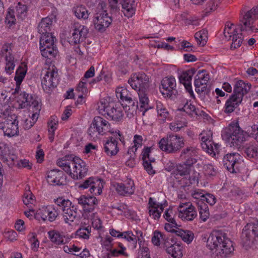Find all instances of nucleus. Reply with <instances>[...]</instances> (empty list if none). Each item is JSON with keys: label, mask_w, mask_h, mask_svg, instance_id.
Returning <instances> with one entry per match:
<instances>
[{"label": "nucleus", "mask_w": 258, "mask_h": 258, "mask_svg": "<svg viewBox=\"0 0 258 258\" xmlns=\"http://www.w3.org/2000/svg\"><path fill=\"white\" fill-rule=\"evenodd\" d=\"M255 19H258V6L253 7L244 14L240 26L237 27L233 24L226 23L223 33L228 40L232 39L231 48L235 49L241 45L243 40L241 32L251 31L252 24Z\"/></svg>", "instance_id": "f257e3e1"}, {"label": "nucleus", "mask_w": 258, "mask_h": 258, "mask_svg": "<svg viewBox=\"0 0 258 258\" xmlns=\"http://www.w3.org/2000/svg\"><path fill=\"white\" fill-rule=\"evenodd\" d=\"M207 246L220 258H226L234 251L232 241L226 233L219 231L211 233L207 240Z\"/></svg>", "instance_id": "f03ea898"}, {"label": "nucleus", "mask_w": 258, "mask_h": 258, "mask_svg": "<svg viewBox=\"0 0 258 258\" xmlns=\"http://www.w3.org/2000/svg\"><path fill=\"white\" fill-rule=\"evenodd\" d=\"M245 134L238 122L233 121L222 133V137L230 146H238L245 140Z\"/></svg>", "instance_id": "7ed1b4c3"}, {"label": "nucleus", "mask_w": 258, "mask_h": 258, "mask_svg": "<svg viewBox=\"0 0 258 258\" xmlns=\"http://www.w3.org/2000/svg\"><path fill=\"white\" fill-rule=\"evenodd\" d=\"M41 78L43 89L49 93L58 83V71L55 65L45 63L41 71Z\"/></svg>", "instance_id": "20e7f679"}, {"label": "nucleus", "mask_w": 258, "mask_h": 258, "mask_svg": "<svg viewBox=\"0 0 258 258\" xmlns=\"http://www.w3.org/2000/svg\"><path fill=\"white\" fill-rule=\"evenodd\" d=\"M108 133H115L113 129L111 128L109 122L102 117H94L88 129V134L90 137L93 140H96L100 136L106 135Z\"/></svg>", "instance_id": "39448f33"}, {"label": "nucleus", "mask_w": 258, "mask_h": 258, "mask_svg": "<svg viewBox=\"0 0 258 258\" xmlns=\"http://www.w3.org/2000/svg\"><path fill=\"white\" fill-rule=\"evenodd\" d=\"M184 142L182 136L170 134L161 139L158 145L162 151L167 153H175L184 147Z\"/></svg>", "instance_id": "423d86ee"}, {"label": "nucleus", "mask_w": 258, "mask_h": 258, "mask_svg": "<svg viewBox=\"0 0 258 258\" xmlns=\"http://www.w3.org/2000/svg\"><path fill=\"white\" fill-rule=\"evenodd\" d=\"M97 109L100 114L107 115L115 121H120L122 119L123 114L121 107H114L112 103L107 99L102 98L98 103Z\"/></svg>", "instance_id": "0eeeda50"}, {"label": "nucleus", "mask_w": 258, "mask_h": 258, "mask_svg": "<svg viewBox=\"0 0 258 258\" xmlns=\"http://www.w3.org/2000/svg\"><path fill=\"white\" fill-rule=\"evenodd\" d=\"M54 202L61 209L62 217L65 223L71 224L77 217V208L74 206H72V202L70 200L63 198H58Z\"/></svg>", "instance_id": "6e6552de"}, {"label": "nucleus", "mask_w": 258, "mask_h": 258, "mask_svg": "<svg viewBox=\"0 0 258 258\" xmlns=\"http://www.w3.org/2000/svg\"><path fill=\"white\" fill-rule=\"evenodd\" d=\"M212 132L210 130L203 131L200 135L201 147L203 150L212 157L218 154L220 145L215 143L212 140Z\"/></svg>", "instance_id": "1a4fd4ad"}, {"label": "nucleus", "mask_w": 258, "mask_h": 258, "mask_svg": "<svg viewBox=\"0 0 258 258\" xmlns=\"http://www.w3.org/2000/svg\"><path fill=\"white\" fill-rule=\"evenodd\" d=\"M150 77L143 72L132 74L128 80V83L136 91L148 90L150 84Z\"/></svg>", "instance_id": "9d476101"}, {"label": "nucleus", "mask_w": 258, "mask_h": 258, "mask_svg": "<svg viewBox=\"0 0 258 258\" xmlns=\"http://www.w3.org/2000/svg\"><path fill=\"white\" fill-rule=\"evenodd\" d=\"M178 211V217L184 221H192L197 216L196 208L190 202H180Z\"/></svg>", "instance_id": "9b49d317"}, {"label": "nucleus", "mask_w": 258, "mask_h": 258, "mask_svg": "<svg viewBox=\"0 0 258 258\" xmlns=\"http://www.w3.org/2000/svg\"><path fill=\"white\" fill-rule=\"evenodd\" d=\"M112 135L114 137H109L103 142L104 152L109 157L114 156L118 152V140H120L121 137L119 130L115 131V133Z\"/></svg>", "instance_id": "f8f14e48"}, {"label": "nucleus", "mask_w": 258, "mask_h": 258, "mask_svg": "<svg viewBox=\"0 0 258 258\" xmlns=\"http://www.w3.org/2000/svg\"><path fill=\"white\" fill-rule=\"evenodd\" d=\"M223 164L224 166L231 173L239 172L242 164L241 156L237 153L227 154L224 157Z\"/></svg>", "instance_id": "ddd939ff"}, {"label": "nucleus", "mask_w": 258, "mask_h": 258, "mask_svg": "<svg viewBox=\"0 0 258 258\" xmlns=\"http://www.w3.org/2000/svg\"><path fill=\"white\" fill-rule=\"evenodd\" d=\"M112 20L105 11H102L95 14L93 20L94 27L100 32H104L110 25Z\"/></svg>", "instance_id": "4468645a"}, {"label": "nucleus", "mask_w": 258, "mask_h": 258, "mask_svg": "<svg viewBox=\"0 0 258 258\" xmlns=\"http://www.w3.org/2000/svg\"><path fill=\"white\" fill-rule=\"evenodd\" d=\"M117 193L122 196H130L133 195L135 191V185L134 180L131 178H127L120 183H115L113 184Z\"/></svg>", "instance_id": "2eb2a0df"}, {"label": "nucleus", "mask_w": 258, "mask_h": 258, "mask_svg": "<svg viewBox=\"0 0 258 258\" xmlns=\"http://www.w3.org/2000/svg\"><path fill=\"white\" fill-rule=\"evenodd\" d=\"M88 33L87 27L80 24H75L69 42L71 44H79L84 41Z\"/></svg>", "instance_id": "dca6fc26"}, {"label": "nucleus", "mask_w": 258, "mask_h": 258, "mask_svg": "<svg viewBox=\"0 0 258 258\" xmlns=\"http://www.w3.org/2000/svg\"><path fill=\"white\" fill-rule=\"evenodd\" d=\"M18 102L21 108L32 107L33 111H39L40 105L35 97L24 92L18 97Z\"/></svg>", "instance_id": "f3484780"}, {"label": "nucleus", "mask_w": 258, "mask_h": 258, "mask_svg": "<svg viewBox=\"0 0 258 258\" xmlns=\"http://www.w3.org/2000/svg\"><path fill=\"white\" fill-rule=\"evenodd\" d=\"M36 215L43 221L53 222L59 215V212L53 206H43L37 211Z\"/></svg>", "instance_id": "a211bd4d"}, {"label": "nucleus", "mask_w": 258, "mask_h": 258, "mask_svg": "<svg viewBox=\"0 0 258 258\" xmlns=\"http://www.w3.org/2000/svg\"><path fill=\"white\" fill-rule=\"evenodd\" d=\"M77 156L67 155L57 160L56 164L73 179Z\"/></svg>", "instance_id": "6ab92c4d"}, {"label": "nucleus", "mask_w": 258, "mask_h": 258, "mask_svg": "<svg viewBox=\"0 0 258 258\" xmlns=\"http://www.w3.org/2000/svg\"><path fill=\"white\" fill-rule=\"evenodd\" d=\"M77 201L84 212L89 214L98 207V201L94 196L82 195L77 199Z\"/></svg>", "instance_id": "aec40b11"}, {"label": "nucleus", "mask_w": 258, "mask_h": 258, "mask_svg": "<svg viewBox=\"0 0 258 258\" xmlns=\"http://www.w3.org/2000/svg\"><path fill=\"white\" fill-rule=\"evenodd\" d=\"M165 247L167 253L170 255V258H181L182 257V246L173 237L171 239L167 240L165 242Z\"/></svg>", "instance_id": "412c9836"}, {"label": "nucleus", "mask_w": 258, "mask_h": 258, "mask_svg": "<svg viewBox=\"0 0 258 258\" xmlns=\"http://www.w3.org/2000/svg\"><path fill=\"white\" fill-rule=\"evenodd\" d=\"M165 203H160L153 198L149 199L148 209L149 216L154 220H158L166 206Z\"/></svg>", "instance_id": "4be33fe9"}, {"label": "nucleus", "mask_w": 258, "mask_h": 258, "mask_svg": "<svg viewBox=\"0 0 258 258\" xmlns=\"http://www.w3.org/2000/svg\"><path fill=\"white\" fill-rule=\"evenodd\" d=\"M198 154V149L195 146H190L186 147L181 151L180 157L184 161L186 165H192L197 162Z\"/></svg>", "instance_id": "5701e85b"}, {"label": "nucleus", "mask_w": 258, "mask_h": 258, "mask_svg": "<svg viewBox=\"0 0 258 258\" xmlns=\"http://www.w3.org/2000/svg\"><path fill=\"white\" fill-rule=\"evenodd\" d=\"M176 86V80L172 76L167 77L161 81V87L160 88L161 92L167 97H171L174 94Z\"/></svg>", "instance_id": "b1692460"}, {"label": "nucleus", "mask_w": 258, "mask_h": 258, "mask_svg": "<svg viewBox=\"0 0 258 258\" xmlns=\"http://www.w3.org/2000/svg\"><path fill=\"white\" fill-rule=\"evenodd\" d=\"M209 80V76L206 71L203 70L198 73L194 80L195 90L198 93H201L206 91Z\"/></svg>", "instance_id": "393cba45"}, {"label": "nucleus", "mask_w": 258, "mask_h": 258, "mask_svg": "<svg viewBox=\"0 0 258 258\" xmlns=\"http://www.w3.org/2000/svg\"><path fill=\"white\" fill-rule=\"evenodd\" d=\"M194 73L195 71L193 70H188L181 72L178 77L180 83L184 85L191 97L194 96L191 87V80Z\"/></svg>", "instance_id": "a878e982"}, {"label": "nucleus", "mask_w": 258, "mask_h": 258, "mask_svg": "<svg viewBox=\"0 0 258 258\" xmlns=\"http://www.w3.org/2000/svg\"><path fill=\"white\" fill-rule=\"evenodd\" d=\"M152 149V147H146L143 149L142 152L144 167L149 174L155 173V171L153 169L152 166V163L155 161L154 157L151 155Z\"/></svg>", "instance_id": "bb28decb"}, {"label": "nucleus", "mask_w": 258, "mask_h": 258, "mask_svg": "<svg viewBox=\"0 0 258 258\" xmlns=\"http://www.w3.org/2000/svg\"><path fill=\"white\" fill-rule=\"evenodd\" d=\"M152 149V147H146L143 149L142 152L144 167L149 174L155 173V171L153 169L152 166V163L155 161L154 157L151 155Z\"/></svg>", "instance_id": "cd10ccee"}, {"label": "nucleus", "mask_w": 258, "mask_h": 258, "mask_svg": "<svg viewBox=\"0 0 258 258\" xmlns=\"http://www.w3.org/2000/svg\"><path fill=\"white\" fill-rule=\"evenodd\" d=\"M73 179L79 180L84 177L87 174L88 168L85 162L78 157H76Z\"/></svg>", "instance_id": "c85d7f7f"}, {"label": "nucleus", "mask_w": 258, "mask_h": 258, "mask_svg": "<svg viewBox=\"0 0 258 258\" xmlns=\"http://www.w3.org/2000/svg\"><path fill=\"white\" fill-rule=\"evenodd\" d=\"M242 100L243 99L241 98V96H238L233 93L226 101L224 106V112L226 113L233 112L241 103Z\"/></svg>", "instance_id": "c756f323"}, {"label": "nucleus", "mask_w": 258, "mask_h": 258, "mask_svg": "<svg viewBox=\"0 0 258 258\" xmlns=\"http://www.w3.org/2000/svg\"><path fill=\"white\" fill-rule=\"evenodd\" d=\"M64 174L62 171L58 169H53L47 173V182L53 185L62 184Z\"/></svg>", "instance_id": "7c9ffc66"}, {"label": "nucleus", "mask_w": 258, "mask_h": 258, "mask_svg": "<svg viewBox=\"0 0 258 258\" xmlns=\"http://www.w3.org/2000/svg\"><path fill=\"white\" fill-rule=\"evenodd\" d=\"M48 235L50 240L56 245L64 244L69 242V238L63 233L56 230L48 231Z\"/></svg>", "instance_id": "2f4dec72"}, {"label": "nucleus", "mask_w": 258, "mask_h": 258, "mask_svg": "<svg viewBox=\"0 0 258 258\" xmlns=\"http://www.w3.org/2000/svg\"><path fill=\"white\" fill-rule=\"evenodd\" d=\"M191 165H186V163L184 162L182 164H179L177 166V175L181 176H186L188 177V182L186 184H194L198 182V178L195 176L194 177H191L190 174V168Z\"/></svg>", "instance_id": "473e14b6"}, {"label": "nucleus", "mask_w": 258, "mask_h": 258, "mask_svg": "<svg viewBox=\"0 0 258 258\" xmlns=\"http://www.w3.org/2000/svg\"><path fill=\"white\" fill-rule=\"evenodd\" d=\"M251 88L250 84L242 80L237 81L234 86L233 93L243 99L244 96L247 94Z\"/></svg>", "instance_id": "72a5a7b5"}, {"label": "nucleus", "mask_w": 258, "mask_h": 258, "mask_svg": "<svg viewBox=\"0 0 258 258\" xmlns=\"http://www.w3.org/2000/svg\"><path fill=\"white\" fill-rule=\"evenodd\" d=\"M156 110L159 119L163 122L167 120L170 121L172 119V116L168 111L165 105L162 102L158 101L156 102Z\"/></svg>", "instance_id": "f704fd0d"}, {"label": "nucleus", "mask_w": 258, "mask_h": 258, "mask_svg": "<svg viewBox=\"0 0 258 258\" xmlns=\"http://www.w3.org/2000/svg\"><path fill=\"white\" fill-rule=\"evenodd\" d=\"M258 236V228L253 223H248L243 229L242 236L246 240L250 241L254 237Z\"/></svg>", "instance_id": "c9c22d12"}, {"label": "nucleus", "mask_w": 258, "mask_h": 258, "mask_svg": "<svg viewBox=\"0 0 258 258\" xmlns=\"http://www.w3.org/2000/svg\"><path fill=\"white\" fill-rule=\"evenodd\" d=\"M4 130V135L8 137L17 136L19 134L18 121L15 119L13 122H8Z\"/></svg>", "instance_id": "e433bc0d"}, {"label": "nucleus", "mask_w": 258, "mask_h": 258, "mask_svg": "<svg viewBox=\"0 0 258 258\" xmlns=\"http://www.w3.org/2000/svg\"><path fill=\"white\" fill-rule=\"evenodd\" d=\"M115 93L116 97L119 98L122 101H126L128 104H132L133 105H134L131 95L125 88L123 87L116 88Z\"/></svg>", "instance_id": "4c0bfd02"}, {"label": "nucleus", "mask_w": 258, "mask_h": 258, "mask_svg": "<svg viewBox=\"0 0 258 258\" xmlns=\"http://www.w3.org/2000/svg\"><path fill=\"white\" fill-rule=\"evenodd\" d=\"M171 237L166 236L164 233L159 231V230H155L154 231L152 237V242L155 245L159 246L161 243L163 244L165 247V242L169 239H171Z\"/></svg>", "instance_id": "58836bf2"}, {"label": "nucleus", "mask_w": 258, "mask_h": 258, "mask_svg": "<svg viewBox=\"0 0 258 258\" xmlns=\"http://www.w3.org/2000/svg\"><path fill=\"white\" fill-rule=\"evenodd\" d=\"M72 11L77 18L80 20H87L89 18L90 13L87 9L83 5L74 7Z\"/></svg>", "instance_id": "ea45409f"}, {"label": "nucleus", "mask_w": 258, "mask_h": 258, "mask_svg": "<svg viewBox=\"0 0 258 258\" xmlns=\"http://www.w3.org/2000/svg\"><path fill=\"white\" fill-rule=\"evenodd\" d=\"M52 24V19L49 17L43 18L38 26V31L40 34L50 33Z\"/></svg>", "instance_id": "a19ab883"}, {"label": "nucleus", "mask_w": 258, "mask_h": 258, "mask_svg": "<svg viewBox=\"0 0 258 258\" xmlns=\"http://www.w3.org/2000/svg\"><path fill=\"white\" fill-rule=\"evenodd\" d=\"M122 12L125 16L130 18L135 13L134 1L133 0H124L122 4Z\"/></svg>", "instance_id": "79ce46f5"}, {"label": "nucleus", "mask_w": 258, "mask_h": 258, "mask_svg": "<svg viewBox=\"0 0 258 258\" xmlns=\"http://www.w3.org/2000/svg\"><path fill=\"white\" fill-rule=\"evenodd\" d=\"M27 70L22 66H20L16 71V76L15 77V80L16 83V87L14 93H18V90L20 89V85L24 80Z\"/></svg>", "instance_id": "37998d69"}, {"label": "nucleus", "mask_w": 258, "mask_h": 258, "mask_svg": "<svg viewBox=\"0 0 258 258\" xmlns=\"http://www.w3.org/2000/svg\"><path fill=\"white\" fill-rule=\"evenodd\" d=\"M198 209L199 212L200 219L204 222L206 221L209 218L210 212L207 205L202 201L198 202Z\"/></svg>", "instance_id": "c03bdc74"}, {"label": "nucleus", "mask_w": 258, "mask_h": 258, "mask_svg": "<svg viewBox=\"0 0 258 258\" xmlns=\"http://www.w3.org/2000/svg\"><path fill=\"white\" fill-rule=\"evenodd\" d=\"M43 57L46 58V62L52 63L51 59L54 58L57 53L56 47L40 49Z\"/></svg>", "instance_id": "a18cd8bd"}, {"label": "nucleus", "mask_w": 258, "mask_h": 258, "mask_svg": "<svg viewBox=\"0 0 258 258\" xmlns=\"http://www.w3.org/2000/svg\"><path fill=\"white\" fill-rule=\"evenodd\" d=\"M103 180L96 177H94L93 183L89 189L90 193L95 195H100L102 192Z\"/></svg>", "instance_id": "49530a36"}, {"label": "nucleus", "mask_w": 258, "mask_h": 258, "mask_svg": "<svg viewBox=\"0 0 258 258\" xmlns=\"http://www.w3.org/2000/svg\"><path fill=\"white\" fill-rule=\"evenodd\" d=\"M187 125V122L184 118L176 117L174 121L169 124L170 129L175 132L179 131L182 128Z\"/></svg>", "instance_id": "de8ad7c7"}, {"label": "nucleus", "mask_w": 258, "mask_h": 258, "mask_svg": "<svg viewBox=\"0 0 258 258\" xmlns=\"http://www.w3.org/2000/svg\"><path fill=\"white\" fill-rule=\"evenodd\" d=\"M89 219L92 227L97 230H102L103 226L102 221L97 213H92L89 214Z\"/></svg>", "instance_id": "09e8293b"}, {"label": "nucleus", "mask_w": 258, "mask_h": 258, "mask_svg": "<svg viewBox=\"0 0 258 258\" xmlns=\"http://www.w3.org/2000/svg\"><path fill=\"white\" fill-rule=\"evenodd\" d=\"M244 153L248 158H255L258 157V146L256 144H249L245 147Z\"/></svg>", "instance_id": "8fccbe9b"}, {"label": "nucleus", "mask_w": 258, "mask_h": 258, "mask_svg": "<svg viewBox=\"0 0 258 258\" xmlns=\"http://www.w3.org/2000/svg\"><path fill=\"white\" fill-rule=\"evenodd\" d=\"M177 236L181 237L182 240L187 244L190 243L195 237L194 233L190 230H184L180 229L177 231Z\"/></svg>", "instance_id": "3c124183"}, {"label": "nucleus", "mask_w": 258, "mask_h": 258, "mask_svg": "<svg viewBox=\"0 0 258 258\" xmlns=\"http://www.w3.org/2000/svg\"><path fill=\"white\" fill-rule=\"evenodd\" d=\"M143 138L142 136L135 135L134 136V145L130 147L127 153L130 154H135L138 148H141L143 145Z\"/></svg>", "instance_id": "603ef678"}, {"label": "nucleus", "mask_w": 258, "mask_h": 258, "mask_svg": "<svg viewBox=\"0 0 258 258\" xmlns=\"http://www.w3.org/2000/svg\"><path fill=\"white\" fill-rule=\"evenodd\" d=\"M28 7L24 3L19 2L16 6V12L18 18L24 19L27 14Z\"/></svg>", "instance_id": "864d4df0"}, {"label": "nucleus", "mask_w": 258, "mask_h": 258, "mask_svg": "<svg viewBox=\"0 0 258 258\" xmlns=\"http://www.w3.org/2000/svg\"><path fill=\"white\" fill-rule=\"evenodd\" d=\"M147 90H141L138 91L139 98V103L141 108H143L146 110L148 107V103L149 101L147 93Z\"/></svg>", "instance_id": "5fc2aeb1"}, {"label": "nucleus", "mask_w": 258, "mask_h": 258, "mask_svg": "<svg viewBox=\"0 0 258 258\" xmlns=\"http://www.w3.org/2000/svg\"><path fill=\"white\" fill-rule=\"evenodd\" d=\"M23 201L25 205L32 208V206L34 205L36 203V200L34 196L30 190L26 191L23 196Z\"/></svg>", "instance_id": "6e6d98bb"}, {"label": "nucleus", "mask_w": 258, "mask_h": 258, "mask_svg": "<svg viewBox=\"0 0 258 258\" xmlns=\"http://www.w3.org/2000/svg\"><path fill=\"white\" fill-rule=\"evenodd\" d=\"M203 170L205 175L210 177L215 176L218 173L217 168L211 163L205 164Z\"/></svg>", "instance_id": "4d7b16f0"}, {"label": "nucleus", "mask_w": 258, "mask_h": 258, "mask_svg": "<svg viewBox=\"0 0 258 258\" xmlns=\"http://www.w3.org/2000/svg\"><path fill=\"white\" fill-rule=\"evenodd\" d=\"M207 31L203 29L195 33V37L197 39V42L200 45H204L207 39Z\"/></svg>", "instance_id": "13d9d810"}, {"label": "nucleus", "mask_w": 258, "mask_h": 258, "mask_svg": "<svg viewBox=\"0 0 258 258\" xmlns=\"http://www.w3.org/2000/svg\"><path fill=\"white\" fill-rule=\"evenodd\" d=\"M6 61L5 72L8 75L12 74L15 67L14 57H7Z\"/></svg>", "instance_id": "bf43d9fd"}, {"label": "nucleus", "mask_w": 258, "mask_h": 258, "mask_svg": "<svg viewBox=\"0 0 258 258\" xmlns=\"http://www.w3.org/2000/svg\"><path fill=\"white\" fill-rule=\"evenodd\" d=\"M182 110L186 113L192 116L198 115L199 110L196 108V107L192 104L190 101L186 102L182 107Z\"/></svg>", "instance_id": "052dcab7"}, {"label": "nucleus", "mask_w": 258, "mask_h": 258, "mask_svg": "<svg viewBox=\"0 0 258 258\" xmlns=\"http://www.w3.org/2000/svg\"><path fill=\"white\" fill-rule=\"evenodd\" d=\"M168 222L169 223L165 224V230L167 232L174 233L177 235V231H179L180 229V228H179L180 226L176 223L175 221Z\"/></svg>", "instance_id": "680f3d73"}, {"label": "nucleus", "mask_w": 258, "mask_h": 258, "mask_svg": "<svg viewBox=\"0 0 258 258\" xmlns=\"http://www.w3.org/2000/svg\"><path fill=\"white\" fill-rule=\"evenodd\" d=\"M222 0H210L206 5L205 12L206 15L215 11Z\"/></svg>", "instance_id": "e2e57ef3"}, {"label": "nucleus", "mask_w": 258, "mask_h": 258, "mask_svg": "<svg viewBox=\"0 0 258 258\" xmlns=\"http://www.w3.org/2000/svg\"><path fill=\"white\" fill-rule=\"evenodd\" d=\"M13 45L12 43H6L2 46L1 54L2 57L7 58V57L14 56L12 54Z\"/></svg>", "instance_id": "0e129e2a"}, {"label": "nucleus", "mask_w": 258, "mask_h": 258, "mask_svg": "<svg viewBox=\"0 0 258 258\" xmlns=\"http://www.w3.org/2000/svg\"><path fill=\"white\" fill-rule=\"evenodd\" d=\"M76 95L80 99H82L85 95L87 93V85H85V83H83V82H80L79 84L76 89Z\"/></svg>", "instance_id": "69168bd1"}, {"label": "nucleus", "mask_w": 258, "mask_h": 258, "mask_svg": "<svg viewBox=\"0 0 258 258\" xmlns=\"http://www.w3.org/2000/svg\"><path fill=\"white\" fill-rule=\"evenodd\" d=\"M113 240V238L109 235L101 237L100 242L102 247L107 250L111 249Z\"/></svg>", "instance_id": "338daca9"}, {"label": "nucleus", "mask_w": 258, "mask_h": 258, "mask_svg": "<svg viewBox=\"0 0 258 258\" xmlns=\"http://www.w3.org/2000/svg\"><path fill=\"white\" fill-rule=\"evenodd\" d=\"M121 238L126 239L128 242H132L134 244V247H136L137 243V240L132 231H126L121 232Z\"/></svg>", "instance_id": "774afa93"}]
</instances>
